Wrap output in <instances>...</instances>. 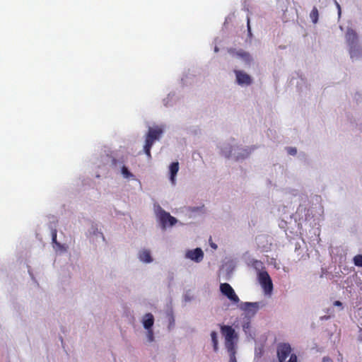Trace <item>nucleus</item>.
<instances>
[{
  "mask_svg": "<svg viewBox=\"0 0 362 362\" xmlns=\"http://www.w3.org/2000/svg\"><path fill=\"white\" fill-rule=\"evenodd\" d=\"M221 332L225 338V346L230 356V362H237L235 340L238 339V335L235 329L229 325H221Z\"/></svg>",
  "mask_w": 362,
  "mask_h": 362,
  "instance_id": "nucleus-1",
  "label": "nucleus"
},
{
  "mask_svg": "<svg viewBox=\"0 0 362 362\" xmlns=\"http://www.w3.org/2000/svg\"><path fill=\"white\" fill-rule=\"evenodd\" d=\"M163 133L160 128H149L148 134L146 137V142L144 146L145 153L148 158H151V148L154 142L158 140Z\"/></svg>",
  "mask_w": 362,
  "mask_h": 362,
  "instance_id": "nucleus-2",
  "label": "nucleus"
},
{
  "mask_svg": "<svg viewBox=\"0 0 362 362\" xmlns=\"http://www.w3.org/2000/svg\"><path fill=\"white\" fill-rule=\"evenodd\" d=\"M291 348L288 344H280L277 347V356L279 362H284L291 354ZM288 362H294V355L291 354Z\"/></svg>",
  "mask_w": 362,
  "mask_h": 362,
  "instance_id": "nucleus-3",
  "label": "nucleus"
},
{
  "mask_svg": "<svg viewBox=\"0 0 362 362\" xmlns=\"http://www.w3.org/2000/svg\"><path fill=\"white\" fill-rule=\"evenodd\" d=\"M259 281L266 294H270L273 290V284L267 272L259 273Z\"/></svg>",
  "mask_w": 362,
  "mask_h": 362,
  "instance_id": "nucleus-4",
  "label": "nucleus"
},
{
  "mask_svg": "<svg viewBox=\"0 0 362 362\" xmlns=\"http://www.w3.org/2000/svg\"><path fill=\"white\" fill-rule=\"evenodd\" d=\"M220 291L223 295L226 296L233 303H238L240 301L238 296L236 295L235 291L229 284H221Z\"/></svg>",
  "mask_w": 362,
  "mask_h": 362,
  "instance_id": "nucleus-5",
  "label": "nucleus"
},
{
  "mask_svg": "<svg viewBox=\"0 0 362 362\" xmlns=\"http://www.w3.org/2000/svg\"><path fill=\"white\" fill-rule=\"evenodd\" d=\"M158 216L163 228H165L167 223H169V225L172 226L177 222V219L175 217L170 216L169 213L166 212L160 207H159L158 211Z\"/></svg>",
  "mask_w": 362,
  "mask_h": 362,
  "instance_id": "nucleus-6",
  "label": "nucleus"
},
{
  "mask_svg": "<svg viewBox=\"0 0 362 362\" xmlns=\"http://www.w3.org/2000/svg\"><path fill=\"white\" fill-rule=\"evenodd\" d=\"M235 74L236 76L237 82L239 85L248 86L252 83V80L250 76H249L246 73H245L242 71L235 70Z\"/></svg>",
  "mask_w": 362,
  "mask_h": 362,
  "instance_id": "nucleus-7",
  "label": "nucleus"
},
{
  "mask_svg": "<svg viewBox=\"0 0 362 362\" xmlns=\"http://www.w3.org/2000/svg\"><path fill=\"white\" fill-rule=\"evenodd\" d=\"M186 257L196 262H200L203 259L204 252L201 248L197 247L193 250H188L186 253Z\"/></svg>",
  "mask_w": 362,
  "mask_h": 362,
  "instance_id": "nucleus-8",
  "label": "nucleus"
},
{
  "mask_svg": "<svg viewBox=\"0 0 362 362\" xmlns=\"http://www.w3.org/2000/svg\"><path fill=\"white\" fill-rule=\"evenodd\" d=\"M345 37L348 46L360 43L356 33L351 28L347 29Z\"/></svg>",
  "mask_w": 362,
  "mask_h": 362,
  "instance_id": "nucleus-9",
  "label": "nucleus"
},
{
  "mask_svg": "<svg viewBox=\"0 0 362 362\" xmlns=\"http://www.w3.org/2000/svg\"><path fill=\"white\" fill-rule=\"evenodd\" d=\"M351 57L353 59H358L362 57V49L360 43L349 46Z\"/></svg>",
  "mask_w": 362,
  "mask_h": 362,
  "instance_id": "nucleus-10",
  "label": "nucleus"
},
{
  "mask_svg": "<svg viewBox=\"0 0 362 362\" xmlns=\"http://www.w3.org/2000/svg\"><path fill=\"white\" fill-rule=\"evenodd\" d=\"M170 170V180L173 185L175 184V176L179 170V163L173 162L169 167Z\"/></svg>",
  "mask_w": 362,
  "mask_h": 362,
  "instance_id": "nucleus-11",
  "label": "nucleus"
},
{
  "mask_svg": "<svg viewBox=\"0 0 362 362\" xmlns=\"http://www.w3.org/2000/svg\"><path fill=\"white\" fill-rule=\"evenodd\" d=\"M143 325L146 329H152L154 323V317L151 313H146L143 320Z\"/></svg>",
  "mask_w": 362,
  "mask_h": 362,
  "instance_id": "nucleus-12",
  "label": "nucleus"
},
{
  "mask_svg": "<svg viewBox=\"0 0 362 362\" xmlns=\"http://www.w3.org/2000/svg\"><path fill=\"white\" fill-rule=\"evenodd\" d=\"M139 259L141 261L146 263L152 262L151 253L147 250H144L139 253Z\"/></svg>",
  "mask_w": 362,
  "mask_h": 362,
  "instance_id": "nucleus-13",
  "label": "nucleus"
},
{
  "mask_svg": "<svg viewBox=\"0 0 362 362\" xmlns=\"http://www.w3.org/2000/svg\"><path fill=\"white\" fill-rule=\"evenodd\" d=\"M310 18L314 24L318 22L319 12L317 8L314 7L310 13Z\"/></svg>",
  "mask_w": 362,
  "mask_h": 362,
  "instance_id": "nucleus-14",
  "label": "nucleus"
},
{
  "mask_svg": "<svg viewBox=\"0 0 362 362\" xmlns=\"http://www.w3.org/2000/svg\"><path fill=\"white\" fill-rule=\"evenodd\" d=\"M237 56L244 59L247 63H250L252 60L251 56L248 52L239 51L236 53Z\"/></svg>",
  "mask_w": 362,
  "mask_h": 362,
  "instance_id": "nucleus-15",
  "label": "nucleus"
},
{
  "mask_svg": "<svg viewBox=\"0 0 362 362\" xmlns=\"http://www.w3.org/2000/svg\"><path fill=\"white\" fill-rule=\"evenodd\" d=\"M211 341H212V344H213L214 350V351L216 352L218 351L217 333L215 331L211 332Z\"/></svg>",
  "mask_w": 362,
  "mask_h": 362,
  "instance_id": "nucleus-16",
  "label": "nucleus"
},
{
  "mask_svg": "<svg viewBox=\"0 0 362 362\" xmlns=\"http://www.w3.org/2000/svg\"><path fill=\"white\" fill-rule=\"evenodd\" d=\"M121 171H122V175L125 178H129V177H134L133 174L129 172V170H128V168L126 166H124V165L122 167Z\"/></svg>",
  "mask_w": 362,
  "mask_h": 362,
  "instance_id": "nucleus-17",
  "label": "nucleus"
},
{
  "mask_svg": "<svg viewBox=\"0 0 362 362\" xmlns=\"http://www.w3.org/2000/svg\"><path fill=\"white\" fill-rule=\"evenodd\" d=\"M354 263L356 266L362 267V255H356L354 257Z\"/></svg>",
  "mask_w": 362,
  "mask_h": 362,
  "instance_id": "nucleus-18",
  "label": "nucleus"
},
{
  "mask_svg": "<svg viewBox=\"0 0 362 362\" xmlns=\"http://www.w3.org/2000/svg\"><path fill=\"white\" fill-rule=\"evenodd\" d=\"M147 338L150 342L154 341V334L152 329H147Z\"/></svg>",
  "mask_w": 362,
  "mask_h": 362,
  "instance_id": "nucleus-19",
  "label": "nucleus"
},
{
  "mask_svg": "<svg viewBox=\"0 0 362 362\" xmlns=\"http://www.w3.org/2000/svg\"><path fill=\"white\" fill-rule=\"evenodd\" d=\"M52 240L53 243L59 245V243L57 241V230H54L52 233Z\"/></svg>",
  "mask_w": 362,
  "mask_h": 362,
  "instance_id": "nucleus-20",
  "label": "nucleus"
},
{
  "mask_svg": "<svg viewBox=\"0 0 362 362\" xmlns=\"http://www.w3.org/2000/svg\"><path fill=\"white\" fill-rule=\"evenodd\" d=\"M334 306H337V307H339L340 310H342L343 309V306H342V303L339 301V300H336L334 303Z\"/></svg>",
  "mask_w": 362,
  "mask_h": 362,
  "instance_id": "nucleus-21",
  "label": "nucleus"
},
{
  "mask_svg": "<svg viewBox=\"0 0 362 362\" xmlns=\"http://www.w3.org/2000/svg\"><path fill=\"white\" fill-rule=\"evenodd\" d=\"M257 305L256 303H245V306H246V308H249V307H254Z\"/></svg>",
  "mask_w": 362,
  "mask_h": 362,
  "instance_id": "nucleus-22",
  "label": "nucleus"
},
{
  "mask_svg": "<svg viewBox=\"0 0 362 362\" xmlns=\"http://www.w3.org/2000/svg\"><path fill=\"white\" fill-rule=\"evenodd\" d=\"M247 30H248V33L250 35H252L251 33V28H250V19L247 18Z\"/></svg>",
  "mask_w": 362,
  "mask_h": 362,
  "instance_id": "nucleus-23",
  "label": "nucleus"
},
{
  "mask_svg": "<svg viewBox=\"0 0 362 362\" xmlns=\"http://www.w3.org/2000/svg\"><path fill=\"white\" fill-rule=\"evenodd\" d=\"M337 9H338V16H339V17H340L341 11L340 5L338 3H337Z\"/></svg>",
  "mask_w": 362,
  "mask_h": 362,
  "instance_id": "nucleus-24",
  "label": "nucleus"
},
{
  "mask_svg": "<svg viewBox=\"0 0 362 362\" xmlns=\"http://www.w3.org/2000/svg\"><path fill=\"white\" fill-rule=\"evenodd\" d=\"M288 152L289 154L293 155L294 154V148H289L288 150Z\"/></svg>",
  "mask_w": 362,
  "mask_h": 362,
  "instance_id": "nucleus-25",
  "label": "nucleus"
},
{
  "mask_svg": "<svg viewBox=\"0 0 362 362\" xmlns=\"http://www.w3.org/2000/svg\"><path fill=\"white\" fill-rule=\"evenodd\" d=\"M322 362H332V360L327 357H324L322 359Z\"/></svg>",
  "mask_w": 362,
  "mask_h": 362,
  "instance_id": "nucleus-26",
  "label": "nucleus"
},
{
  "mask_svg": "<svg viewBox=\"0 0 362 362\" xmlns=\"http://www.w3.org/2000/svg\"><path fill=\"white\" fill-rule=\"evenodd\" d=\"M211 247L214 249H216L217 246L215 244H211Z\"/></svg>",
  "mask_w": 362,
  "mask_h": 362,
  "instance_id": "nucleus-27",
  "label": "nucleus"
}]
</instances>
